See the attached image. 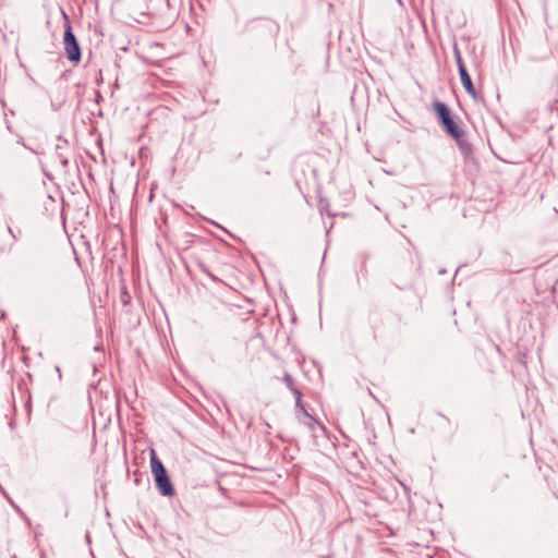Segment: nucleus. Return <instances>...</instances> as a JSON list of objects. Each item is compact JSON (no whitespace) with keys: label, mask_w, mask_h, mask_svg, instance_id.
I'll return each instance as SVG.
<instances>
[{"label":"nucleus","mask_w":558,"mask_h":558,"mask_svg":"<svg viewBox=\"0 0 558 558\" xmlns=\"http://www.w3.org/2000/svg\"><path fill=\"white\" fill-rule=\"evenodd\" d=\"M131 300H132V296L129 293L126 286L123 284L121 288V293H120V302L123 306H126L131 303Z\"/></svg>","instance_id":"obj_10"},{"label":"nucleus","mask_w":558,"mask_h":558,"mask_svg":"<svg viewBox=\"0 0 558 558\" xmlns=\"http://www.w3.org/2000/svg\"><path fill=\"white\" fill-rule=\"evenodd\" d=\"M64 53L69 62L76 66L82 59V47L77 41V37H63Z\"/></svg>","instance_id":"obj_5"},{"label":"nucleus","mask_w":558,"mask_h":558,"mask_svg":"<svg viewBox=\"0 0 558 558\" xmlns=\"http://www.w3.org/2000/svg\"><path fill=\"white\" fill-rule=\"evenodd\" d=\"M461 83L465 89V92L473 98L477 99L478 94L473 85L472 78L466 70V68H462L461 71H459Z\"/></svg>","instance_id":"obj_6"},{"label":"nucleus","mask_w":558,"mask_h":558,"mask_svg":"<svg viewBox=\"0 0 558 558\" xmlns=\"http://www.w3.org/2000/svg\"><path fill=\"white\" fill-rule=\"evenodd\" d=\"M518 356H519L518 357L519 362L521 364L525 365L526 364V362H525V357H526L525 354H519Z\"/></svg>","instance_id":"obj_17"},{"label":"nucleus","mask_w":558,"mask_h":558,"mask_svg":"<svg viewBox=\"0 0 558 558\" xmlns=\"http://www.w3.org/2000/svg\"><path fill=\"white\" fill-rule=\"evenodd\" d=\"M222 494H226V489L223 487H219Z\"/></svg>","instance_id":"obj_20"},{"label":"nucleus","mask_w":558,"mask_h":558,"mask_svg":"<svg viewBox=\"0 0 558 558\" xmlns=\"http://www.w3.org/2000/svg\"><path fill=\"white\" fill-rule=\"evenodd\" d=\"M377 339H378V336H377L376 327L368 326L363 329L362 335H361V341L363 344L372 345L377 342Z\"/></svg>","instance_id":"obj_7"},{"label":"nucleus","mask_w":558,"mask_h":558,"mask_svg":"<svg viewBox=\"0 0 558 558\" xmlns=\"http://www.w3.org/2000/svg\"><path fill=\"white\" fill-rule=\"evenodd\" d=\"M295 408L299 412L302 413V415H307V410L302 401V398L301 399H295Z\"/></svg>","instance_id":"obj_14"},{"label":"nucleus","mask_w":558,"mask_h":558,"mask_svg":"<svg viewBox=\"0 0 558 558\" xmlns=\"http://www.w3.org/2000/svg\"><path fill=\"white\" fill-rule=\"evenodd\" d=\"M282 380L290 389V391L295 390L299 387L295 383V379L289 373H284Z\"/></svg>","instance_id":"obj_12"},{"label":"nucleus","mask_w":558,"mask_h":558,"mask_svg":"<svg viewBox=\"0 0 558 558\" xmlns=\"http://www.w3.org/2000/svg\"><path fill=\"white\" fill-rule=\"evenodd\" d=\"M61 163L65 167L68 165V160L66 159H62Z\"/></svg>","instance_id":"obj_18"},{"label":"nucleus","mask_w":558,"mask_h":558,"mask_svg":"<svg viewBox=\"0 0 558 558\" xmlns=\"http://www.w3.org/2000/svg\"><path fill=\"white\" fill-rule=\"evenodd\" d=\"M11 558H19V557L14 554V555H12V557H11Z\"/></svg>","instance_id":"obj_21"},{"label":"nucleus","mask_w":558,"mask_h":558,"mask_svg":"<svg viewBox=\"0 0 558 558\" xmlns=\"http://www.w3.org/2000/svg\"><path fill=\"white\" fill-rule=\"evenodd\" d=\"M150 468L156 487L161 496L173 497L175 488L170 480L168 471L154 449L150 450Z\"/></svg>","instance_id":"obj_3"},{"label":"nucleus","mask_w":558,"mask_h":558,"mask_svg":"<svg viewBox=\"0 0 558 558\" xmlns=\"http://www.w3.org/2000/svg\"><path fill=\"white\" fill-rule=\"evenodd\" d=\"M291 392L293 393L295 399H301L303 397V393H302V390L300 389V387H298L295 390H292Z\"/></svg>","instance_id":"obj_16"},{"label":"nucleus","mask_w":558,"mask_h":558,"mask_svg":"<svg viewBox=\"0 0 558 558\" xmlns=\"http://www.w3.org/2000/svg\"><path fill=\"white\" fill-rule=\"evenodd\" d=\"M46 24L51 35H74L70 19L62 8L49 11Z\"/></svg>","instance_id":"obj_4"},{"label":"nucleus","mask_w":558,"mask_h":558,"mask_svg":"<svg viewBox=\"0 0 558 558\" xmlns=\"http://www.w3.org/2000/svg\"><path fill=\"white\" fill-rule=\"evenodd\" d=\"M197 266L202 269V271H204L205 274H207L210 278H213L214 280H218L215 276H214V272H211L209 270V268L207 267V265L202 262L201 259H197Z\"/></svg>","instance_id":"obj_13"},{"label":"nucleus","mask_w":558,"mask_h":558,"mask_svg":"<svg viewBox=\"0 0 558 558\" xmlns=\"http://www.w3.org/2000/svg\"><path fill=\"white\" fill-rule=\"evenodd\" d=\"M303 417L305 418V420L303 421V423H304L305 425H307V426H308V428H310L312 432H314V430H315V427H316V426L320 427L322 429H325V426H324L322 423H319V422H318L314 416H312L310 413H307V415H303Z\"/></svg>","instance_id":"obj_8"},{"label":"nucleus","mask_w":558,"mask_h":558,"mask_svg":"<svg viewBox=\"0 0 558 558\" xmlns=\"http://www.w3.org/2000/svg\"><path fill=\"white\" fill-rule=\"evenodd\" d=\"M453 54H454L456 63H457V66H458V71H461L462 68H465V65L463 63V60H462V57H461V52H460L456 41H453Z\"/></svg>","instance_id":"obj_11"},{"label":"nucleus","mask_w":558,"mask_h":558,"mask_svg":"<svg viewBox=\"0 0 558 558\" xmlns=\"http://www.w3.org/2000/svg\"><path fill=\"white\" fill-rule=\"evenodd\" d=\"M8 231L14 241L17 240V234H21V230H17V233H16V231H14L10 226L8 227Z\"/></svg>","instance_id":"obj_15"},{"label":"nucleus","mask_w":558,"mask_h":558,"mask_svg":"<svg viewBox=\"0 0 558 558\" xmlns=\"http://www.w3.org/2000/svg\"><path fill=\"white\" fill-rule=\"evenodd\" d=\"M432 110L445 133L454 140L464 155H470L472 145L466 140V133L461 126V122L452 114L450 108L445 102L435 99L432 102Z\"/></svg>","instance_id":"obj_1"},{"label":"nucleus","mask_w":558,"mask_h":558,"mask_svg":"<svg viewBox=\"0 0 558 558\" xmlns=\"http://www.w3.org/2000/svg\"><path fill=\"white\" fill-rule=\"evenodd\" d=\"M339 47L347 49L348 52H353L351 44H354V37H338Z\"/></svg>","instance_id":"obj_9"},{"label":"nucleus","mask_w":558,"mask_h":558,"mask_svg":"<svg viewBox=\"0 0 558 558\" xmlns=\"http://www.w3.org/2000/svg\"><path fill=\"white\" fill-rule=\"evenodd\" d=\"M555 288H558V277H557V280H556L555 286H554V289Z\"/></svg>","instance_id":"obj_19"},{"label":"nucleus","mask_w":558,"mask_h":558,"mask_svg":"<svg viewBox=\"0 0 558 558\" xmlns=\"http://www.w3.org/2000/svg\"><path fill=\"white\" fill-rule=\"evenodd\" d=\"M133 43L135 54L149 63H157L169 60L178 53L167 47L166 43L157 41L154 37H134Z\"/></svg>","instance_id":"obj_2"}]
</instances>
